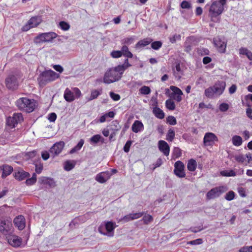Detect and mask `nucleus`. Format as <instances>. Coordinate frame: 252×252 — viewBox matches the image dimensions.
Here are the masks:
<instances>
[{
	"instance_id": "nucleus-1",
	"label": "nucleus",
	"mask_w": 252,
	"mask_h": 252,
	"mask_svg": "<svg viewBox=\"0 0 252 252\" xmlns=\"http://www.w3.org/2000/svg\"><path fill=\"white\" fill-rule=\"evenodd\" d=\"M121 67L118 65L107 69L104 74V83L111 84L120 80L122 76Z\"/></svg>"
},
{
	"instance_id": "nucleus-2",
	"label": "nucleus",
	"mask_w": 252,
	"mask_h": 252,
	"mask_svg": "<svg viewBox=\"0 0 252 252\" xmlns=\"http://www.w3.org/2000/svg\"><path fill=\"white\" fill-rule=\"evenodd\" d=\"M59 76V74L53 70H45L42 72L37 77L39 86L40 87H44L49 82L56 80Z\"/></svg>"
},
{
	"instance_id": "nucleus-3",
	"label": "nucleus",
	"mask_w": 252,
	"mask_h": 252,
	"mask_svg": "<svg viewBox=\"0 0 252 252\" xmlns=\"http://www.w3.org/2000/svg\"><path fill=\"white\" fill-rule=\"evenodd\" d=\"M16 105L19 109L24 110L28 113L32 112L35 107L34 100L29 99L26 97L19 98L16 101Z\"/></svg>"
},
{
	"instance_id": "nucleus-4",
	"label": "nucleus",
	"mask_w": 252,
	"mask_h": 252,
	"mask_svg": "<svg viewBox=\"0 0 252 252\" xmlns=\"http://www.w3.org/2000/svg\"><path fill=\"white\" fill-rule=\"evenodd\" d=\"M58 34L54 32H46L38 34L34 37L33 42L36 44H40L45 42H51L53 40L56 39Z\"/></svg>"
},
{
	"instance_id": "nucleus-5",
	"label": "nucleus",
	"mask_w": 252,
	"mask_h": 252,
	"mask_svg": "<svg viewBox=\"0 0 252 252\" xmlns=\"http://www.w3.org/2000/svg\"><path fill=\"white\" fill-rule=\"evenodd\" d=\"M226 186H220L211 189L207 192L206 197L207 200L214 199V198L220 197L221 194L227 191Z\"/></svg>"
},
{
	"instance_id": "nucleus-6",
	"label": "nucleus",
	"mask_w": 252,
	"mask_h": 252,
	"mask_svg": "<svg viewBox=\"0 0 252 252\" xmlns=\"http://www.w3.org/2000/svg\"><path fill=\"white\" fill-rule=\"evenodd\" d=\"M224 10L223 5L218 1H214L212 3L209 8V16L212 20H213L214 17H218L222 13Z\"/></svg>"
},
{
	"instance_id": "nucleus-7",
	"label": "nucleus",
	"mask_w": 252,
	"mask_h": 252,
	"mask_svg": "<svg viewBox=\"0 0 252 252\" xmlns=\"http://www.w3.org/2000/svg\"><path fill=\"white\" fill-rule=\"evenodd\" d=\"M213 42L218 52L220 54H225L226 51L227 40L224 37H215L213 39Z\"/></svg>"
},
{
	"instance_id": "nucleus-8",
	"label": "nucleus",
	"mask_w": 252,
	"mask_h": 252,
	"mask_svg": "<svg viewBox=\"0 0 252 252\" xmlns=\"http://www.w3.org/2000/svg\"><path fill=\"white\" fill-rule=\"evenodd\" d=\"M42 22V19L39 16H33L29 20L27 23L23 26L22 31L27 32L30 29L35 28Z\"/></svg>"
},
{
	"instance_id": "nucleus-9",
	"label": "nucleus",
	"mask_w": 252,
	"mask_h": 252,
	"mask_svg": "<svg viewBox=\"0 0 252 252\" xmlns=\"http://www.w3.org/2000/svg\"><path fill=\"white\" fill-rule=\"evenodd\" d=\"M23 121L22 114L20 113H15L12 116L7 118L6 124L11 128L15 127L19 123Z\"/></svg>"
},
{
	"instance_id": "nucleus-10",
	"label": "nucleus",
	"mask_w": 252,
	"mask_h": 252,
	"mask_svg": "<svg viewBox=\"0 0 252 252\" xmlns=\"http://www.w3.org/2000/svg\"><path fill=\"white\" fill-rule=\"evenodd\" d=\"M12 229V223L10 220H2L0 221V232L6 235Z\"/></svg>"
},
{
	"instance_id": "nucleus-11",
	"label": "nucleus",
	"mask_w": 252,
	"mask_h": 252,
	"mask_svg": "<svg viewBox=\"0 0 252 252\" xmlns=\"http://www.w3.org/2000/svg\"><path fill=\"white\" fill-rule=\"evenodd\" d=\"M185 165L183 162L177 161L174 164V172L175 175L180 178H183L186 176V173L184 171Z\"/></svg>"
},
{
	"instance_id": "nucleus-12",
	"label": "nucleus",
	"mask_w": 252,
	"mask_h": 252,
	"mask_svg": "<svg viewBox=\"0 0 252 252\" xmlns=\"http://www.w3.org/2000/svg\"><path fill=\"white\" fill-rule=\"evenodd\" d=\"M218 138L215 133L207 132L203 137V143L205 146L213 145L215 142H218Z\"/></svg>"
},
{
	"instance_id": "nucleus-13",
	"label": "nucleus",
	"mask_w": 252,
	"mask_h": 252,
	"mask_svg": "<svg viewBox=\"0 0 252 252\" xmlns=\"http://www.w3.org/2000/svg\"><path fill=\"white\" fill-rule=\"evenodd\" d=\"M8 243L13 247H19L22 244V238L16 235H9L6 237Z\"/></svg>"
},
{
	"instance_id": "nucleus-14",
	"label": "nucleus",
	"mask_w": 252,
	"mask_h": 252,
	"mask_svg": "<svg viewBox=\"0 0 252 252\" xmlns=\"http://www.w3.org/2000/svg\"><path fill=\"white\" fill-rule=\"evenodd\" d=\"M170 89L172 91L170 94V97L177 102H180L182 100V95L183 93L179 87L174 86H171Z\"/></svg>"
},
{
	"instance_id": "nucleus-15",
	"label": "nucleus",
	"mask_w": 252,
	"mask_h": 252,
	"mask_svg": "<svg viewBox=\"0 0 252 252\" xmlns=\"http://www.w3.org/2000/svg\"><path fill=\"white\" fill-rule=\"evenodd\" d=\"M64 143L63 141L56 142L50 149V152L53 157L58 156L63 150Z\"/></svg>"
},
{
	"instance_id": "nucleus-16",
	"label": "nucleus",
	"mask_w": 252,
	"mask_h": 252,
	"mask_svg": "<svg viewBox=\"0 0 252 252\" xmlns=\"http://www.w3.org/2000/svg\"><path fill=\"white\" fill-rule=\"evenodd\" d=\"M6 87L9 89L15 90L17 88V79L15 75H10L5 80Z\"/></svg>"
},
{
	"instance_id": "nucleus-17",
	"label": "nucleus",
	"mask_w": 252,
	"mask_h": 252,
	"mask_svg": "<svg viewBox=\"0 0 252 252\" xmlns=\"http://www.w3.org/2000/svg\"><path fill=\"white\" fill-rule=\"evenodd\" d=\"M158 147L159 150L165 156H168L170 154V146L167 142L160 140L158 142Z\"/></svg>"
},
{
	"instance_id": "nucleus-18",
	"label": "nucleus",
	"mask_w": 252,
	"mask_h": 252,
	"mask_svg": "<svg viewBox=\"0 0 252 252\" xmlns=\"http://www.w3.org/2000/svg\"><path fill=\"white\" fill-rule=\"evenodd\" d=\"M111 175L112 173H110L109 171H103L97 174L95 180L99 183H104L110 179Z\"/></svg>"
},
{
	"instance_id": "nucleus-19",
	"label": "nucleus",
	"mask_w": 252,
	"mask_h": 252,
	"mask_svg": "<svg viewBox=\"0 0 252 252\" xmlns=\"http://www.w3.org/2000/svg\"><path fill=\"white\" fill-rule=\"evenodd\" d=\"M226 84L225 81H219L215 84L214 86V89L215 94L218 95L222 94L224 91Z\"/></svg>"
},
{
	"instance_id": "nucleus-20",
	"label": "nucleus",
	"mask_w": 252,
	"mask_h": 252,
	"mask_svg": "<svg viewBox=\"0 0 252 252\" xmlns=\"http://www.w3.org/2000/svg\"><path fill=\"white\" fill-rule=\"evenodd\" d=\"M153 113L156 118L162 119L165 118V113L158 107V101H156L153 104Z\"/></svg>"
},
{
	"instance_id": "nucleus-21",
	"label": "nucleus",
	"mask_w": 252,
	"mask_h": 252,
	"mask_svg": "<svg viewBox=\"0 0 252 252\" xmlns=\"http://www.w3.org/2000/svg\"><path fill=\"white\" fill-rule=\"evenodd\" d=\"M13 175L15 179L19 181H22L25 179H27V177H29L30 174L29 173L27 172V171L21 170L15 171Z\"/></svg>"
},
{
	"instance_id": "nucleus-22",
	"label": "nucleus",
	"mask_w": 252,
	"mask_h": 252,
	"mask_svg": "<svg viewBox=\"0 0 252 252\" xmlns=\"http://www.w3.org/2000/svg\"><path fill=\"white\" fill-rule=\"evenodd\" d=\"M14 223L19 229L22 230L25 226V219L22 215H19L14 218Z\"/></svg>"
},
{
	"instance_id": "nucleus-23",
	"label": "nucleus",
	"mask_w": 252,
	"mask_h": 252,
	"mask_svg": "<svg viewBox=\"0 0 252 252\" xmlns=\"http://www.w3.org/2000/svg\"><path fill=\"white\" fill-rule=\"evenodd\" d=\"M0 170L2 171V174L1 177L2 178H5L11 174L13 170V168L11 165L7 164H3L0 166Z\"/></svg>"
},
{
	"instance_id": "nucleus-24",
	"label": "nucleus",
	"mask_w": 252,
	"mask_h": 252,
	"mask_svg": "<svg viewBox=\"0 0 252 252\" xmlns=\"http://www.w3.org/2000/svg\"><path fill=\"white\" fill-rule=\"evenodd\" d=\"M144 125L142 122L135 121L132 125L131 129L133 132L138 133L144 129Z\"/></svg>"
},
{
	"instance_id": "nucleus-25",
	"label": "nucleus",
	"mask_w": 252,
	"mask_h": 252,
	"mask_svg": "<svg viewBox=\"0 0 252 252\" xmlns=\"http://www.w3.org/2000/svg\"><path fill=\"white\" fill-rule=\"evenodd\" d=\"M63 97L65 98V100L68 102H72L75 100L73 90L72 91L68 88L65 89Z\"/></svg>"
},
{
	"instance_id": "nucleus-26",
	"label": "nucleus",
	"mask_w": 252,
	"mask_h": 252,
	"mask_svg": "<svg viewBox=\"0 0 252 252\" xmlns=\"http://www.w3.org/2000/svg\"><path fill=\"white\" fill-rule=\"evenodd\" d=\"M76 161L75 160H66L63 163V168L65 171H70L75 167Z\"/></svg>"
},
{
	"instance_id": "nucleus-27",
	"label": "nucleus",
	"mask_w": 252,
	"mask_h": 252,
	"mask_svg": "<svg viewBox=\"0 0 252 252\" xmlns=\"http://www.w3.org/2000/svg\"><path fill=\"white\" fill-rule=\"evenodd\" d=\"M152 41L153 39L151 38H145L142 40H140L136 44H135V48L140 49L141 48H143V47L149 45Z\"/></svg>"
},
{
	"instance_id": "nucleus-28",
	"label": "nucleus",
	"mask_w": 252,
	"mask_h": 252,
	"mask_svg": "<svg viewBox=\"0 0 252 252\" xmlns=\"http://www.w3.org/2000/svg\"><path fill=\"white\" fill-rule=\"evenodd\" d=\"M197 167V162L194 159H189L187 164V168L189 171H194L196 170Z\"/></svg>"
},
{
	"instance_id": "nucleus-29",
	"label": "nucleus",
	"mask_w": 252,
	"mask_h": 252,
	"mask_svg": "<svg viewBox=\"0 0 252 252\" xmlns=\"http://www.w3.org/2000/svg\"><path fill=\"white\" fill-rule=\"evenodd\" d=\"M121 52H122V55L126 58H132L133 57V55L129 51L128 47L126 45H124L122 46Z\"/></svg>"
},
{
	"instance_id": "nucleus-30",
	"label": "nucleus",
	"mask_w": 252,
	"mask_h": 252,
	"mask_svg": "<svg viewBox=\"0 0 252 252\" xmlns=\"http://www.w3.org/2000/svg\"><path fill=\"white\" fill-rule=\"evenodd\" d=\"M99 141L104 142V139L99 134H96V135L92 136L90 139V142L92 143H97Z\"/></svg>"
},
{
	"instance_id": "nucleus-31",
	"label": "nucleus",
	"mask_w": 252,
	"mask_h": 252,
	"mask_svg": "<svg viewBox=\"0 0 252 252\" xmlns=\"http://www.w3.org/2000/svg\"><path fill=\"white\" fill-rule=\"evenodd\" d=\"M84 143V140L81 139L79 142L78 143L77 145L75 146L74 147L72 148L70 151V154H73L78 151H79L82 148Z\"/></svg>"
},
{
	"instance_id": "nucleus-32",
	"label": "nucleus",
	"mask_w": 252,
	"mask_h": 252,
	"mask_svg": "<svg viewBox=\"0 0 252 252\" xmlns=\"http://www.w3.org/2000/svg\"><path fill=\"white\" fill-rule=\"evenodd\" d=\"M242 138L240 136L234 135L232 138V143L234 146H239L242 145Z\"/></svg>"
},
{
	"instance_id": "nucleus-33",
	"label": "nucleus",
	"mask_w": 252,
	"mask_h": 252,
	"mask_svg": "<svg viewBox=\"0 0 252 252\" xmlns=\"http://www.w3.org/2000/svg\"><path fill=\"white\" fill-rule=\"evenodd\" d=\"M214 86L208 87V89L205 90L204 94L208 98H212L215 93L214 89Z\"/></svg>"
},
{
	"instance_id": "nucleus-34",
	"label": "nucleus",
	"mask_w": 252,
	"mask_h": 252,
	"mask_svg": "<svg viewBox=\"0 0 252 252\" xmlns=\"http://www.w3.org/2000/svg\"><path fill=\"white\" fill-rule=\"evenodd\" d=\"M182 151L179 147H174L172 153V158L174 159L179 158L182 156Z\"/></svg>"
},
{
	"instance_id": "nucleus-35",
	"label": "nucleus",
	"mask_w": 252,
	"mask_h": 252,
	"mask_svg": "<svg viewBox=\"0 0 252 252\" xmlns=\"http://www.w3.org/2000/svg\"><path fill=\"white\" fill-rule=\"evenodd\" d=\"M175 136V131L173 128H170L166 134V140L168 141L172 142Z\"/></svg>"
},
{
	"instance_id": "nucleus-36",
	"label": "nucleus",
	"mask_w": 252,
	"mask_h": 252,
	"mask_svg": "<svg viewBox=\"0 0 252 252\" xmlns=\"http://www.w3.org/2000/svg\"><path fill=\"white\" fill-rule=\"evenodd\" d=\"M117 225L114 222H112V221H108L105 224V228L106 230L108 232H113L114 229L116 228Z\"/></svg>"
},
{
	"instance_id": "nucleus-37",
	"label": "nucleus",
	"mask_w": 252,
	"mask_h": 252,
	"mask_svg": "<svg viewBox=\"0 0 252 252\" xmlns=\"http://www.w3.org/2000/svg\"><path fill=\"white\" fill-rule=\"evenodd\" d=\"M37 181V175L36 173H33L31 178L27 179L26 180V184L27 186H31L34 185Z\"/></svg>"
},
{
	"instance_id": "nucleus-38",
	"label": "nucleus",
	"mask_w": 252,
	"mask_h": 252,
	"mask_svg": "<svg viewBox=\"0 0 252 252\" xmlns=\"http://www.w3.org/2000/svg\"><path fill=\"white\" fill-rule=\"evenodd\" d=\"M165 104L167 109L169 110H174L176 108V105L174 101L171 99L166 100Z\"/></svg>"
},
{
	"instance_id": "nucleus-39",
	"label": "nucleus",
	"mask_w": 252,
	"mask_h": 252,
	"mask_svg": "<svg viewBox=\"0 0 252 252\" xmlns=\"http://www.w3.org/2000/svg\"><path fill=\"white\" fill-rule=\"evenodd\" d=\"M128 58H126L125 60L124 64H123L122 65H118L119 66L121 67L120 69L121 70V73H122V75L123 74V73H124V71H125V70L127 68V67L131 66V64L128 63Z\"/></svg>"
},
{
	"instance_id": "nucleus-40",
	"label": "nucleus",
	"mask_w": 252,
	"mask_h": 252,
	"mask_svg": "<svg viewBox=\"0 0 252 252\" xmlns=\"http://www.w3.org/2000/svg\"><path fill=\"white\" fill-rule=\"evenodd\" d=\"M134 40V37L132 36L126 37L122 40V43L124 45H130L133 43Z\"/></svg>"
},
{
	"instance_id": "nucleus-41",
	"label": "nucleus",
	"mask_w": 252,
	"mask_h": 252,
	"mask_svg": "<svg viewBox=\"0 0 252 252\" xmlns=\"http://www.w3.org/2000/svg\"><path fill=\"white\" fill-rule=\"evenodd\" d=\"M59 26L61 29L64 31H68V30L70 28V25L68 24V23L64 21L60 22L59 23Z\"/></svg>"
},
{
	"instance_id": "nucleus-42",
	"label": "nucleus",
	"mask_w": 252,
	"mask_h": 252,
	"mask_svg": "<svg viewBox=\"0 0 252 252\" xmlns=\"http://www.w3.org/2000/svg\"><path fill=\"white\" fill-rule=\"evenodd\" d=\"M175 68L176 72L174 71V76L175 78L177 79H180L181 78V68L180 63H177L176 65Z\"/></svg>"
},
{
	"instance_id": "nucleus-43",
	"label": "nucleus",
	"mask_w": 252,
	"mask_h": 252,
	"mask_svg": "<svg viewBox=\"0 0 252 252\" xmlns=\"http://www.w3.org/2000/svg\"><path fill=\"white\" fill-rule=\"evenodd\" d=\"M235 160L240 163H242L243 164H245L246 162V156L245 155H243V154H239V155H237L234 157Z\"/></svg>"
},
{
	"instance_id": "nucleus-44",
	"label": "nucleus",
	"mask_w": 252,
	"mask_h": 252,
	"mask_svg": "<svg viewBox=\"0 0 252 252\" xmlns=\"http://www.w3.org/2000/svg\"><path fill=\"white\" fill-rule=\"evenodd\" d=\"M35 171L37 174H40L43 169V164L41 162H37L35 164Z\"/></svg>"
},
{
	"instance_id": "nucleus-45",
	"label": "nucleus",
	"mask_w": 252,
	"mask_h": 252,
	"mask_svg": "<svg viewBox=\"0 0 252 252\" xmlns=\"http://www.w3.org/2000/svg\"><path fill=\"white\" fill-rule=\"evenodd\" d=\"M151 90L149 87L144 86L140 88V92L142 94L147 95L149 94Z\"/></svg>"
},
{
	"instance_id": "nucleus-46",
	"label": "nucleus",
	"mask_w": 252,
	"mask_h": 252,
	"mask_svg": "<svg viewBox=\"0 0 252 252\" xmlns=\"http://www.w3.org/2000/svg\"><path fill=\"white\" fill-rule=\"evenodd\" d=\"M100 94V93L97 90H93L91 92V95L89 98V100H94V99L96 98Z\"/></svg>"
},
{
	"instance_id": "nucleus-47",
	"label": "nucleus",
	"mask_w": 252,
	"mask_h": 252,
	"mask_svg": "<svg viewBox=\"0 0 252 252\" xmlns=\"http://www.w3.org/2000/svg\"><path fill=\"white\" fill-rule=\"evenodd\" d=\"M72 91L74 93L75 100L76 98L78 99L81 97L82 95V93L80 89L78 88V87H73L72 88Z\"/></svg>"
},
{
	"instance_id": "nucleus-48",
	"label": "nucleus",
	"mask_w": 252,
	"mask_h": 252,
	"mask_svg": "<svg viewBox=\"0 0 252 252\" xmlns=\"http://www.w3.org/2000/svg\"><path fill=\"white\" fill-rule=\"evenodd\" d=\"M224 198L226 200L228 201L232 200L235 198V192L234 191L231 190L225 194Z\"/></svg>"
},
{
	"instance_id": "nucleus-49",
	"label": "nucleus",
	"mask_w": 252,
	"mask_h": 252,
	"mask_svg": "<svg viewBox=\"0 0 252 252\" xmlns=\"http://www.w3.org/2000/svg\"><path fill=\"white\" fill-rule=\"evenodd\" d=\"M162 45V42L161 41H155L151 43V47L155 50L160 49Z\"/></svg>"
},
{
	"instance_id": "nucleus-50",
	"label": "nucleus",
	"mask_w": 252,
	"mask_h": 252,
	"mask_svg": "<svg viewBox=\"0 0 252 252\" xmlns=\"http://www.w3.org/2000/svg\"><path fill=\"white\" fill-rule=\"evenodd\" d=\"M181 39V34H175L173 36L169 37V41L172 43H176V41Z\"/></svg>"
},
{
	"instance_id": "nucleus-51",
	"label": "nucleus",
	"mask_w": 252,
	"mask_h": 252,
	"mask_svg": "<svg viewBox=\"0 0 252 252\" xmlns=\"http://www.w3.org/2000/svg\"><path fill=\"white\" fill-rule=\"evenodd\" d=\"M197 52L198 54L202 56L208 55L210 54L209 49L207 48H198Z\"/></svg>"
},
{
	"instance_id": "nucleus-52",
	"label": "nucleus",
	"mask_w": 252,
	"mask_h": 252,
	"mask_svg": "<svg viewBox=\"0 0 252 252\" xmlns=\"http://www.w3.org/2000/svg\"><path fill=\"white\" fill-rule=\"evenodd\" d=\"M180 6L183 9H189L191 7V4L189 1H183L181 2Z\"/></svg>"
},
{
	"instance_id": "nucleus-53",
	"label": "nucleus",
	"mask_w": 252,
	"mask_h": 252,
	"mask_svg": "<svg viewBox=\"0 0 252 252\" xmlns=\"http://www.w3.org/2000/svg\"><path fill=\"white\" fill-rule=\"evenodd\" d=\"M167 122L168 124L171 125H175L177 124L176 119L173 116H169L167 117Z\"/></svg>"
},
{
	"instance_id": "nucleus-54",
	"label": "nucleus",
	"mask_w": 252,
	"mask_h": 252,
	"mask_svg": "<svg viewBox=\"0 0 252 252\" xmlns=\"http://www.w3.org/2000/svg\"><path fill=\"white\" fill-rule=\"evenodd\" d=\"M111 56L114 58H120L122 56V52L121 51H113L111 53Z\"/></svg>"
},
{
	"instance_id": "nucleus-55",
	"label": "nucleus",
	"mask_w": 252,
	"mask_h": 252,
	"mask_svg": "<svg viewBox=\"0 0 252 252\" xmlns=\"http://www.w3.org/2000/svg\"><path fill=\"white\" fill-rule=\"evenodd\" d=\"M229 105L228 103H222L220 104L219 109L221 112H225L229 109Z\"/></svg>"
},
{
	"instance_id": "nucleus-56",
	"label": "nucleus",
	"mask_w": 252,
	"mask_h": 252,
	"mask_svg": "<svg viewBox=\"0 0 252 252\" xmlns=\"http://www.w3.org/2000/svg\"><path fill=\"white\" fill-rule=\"evenodd\" d=\"M132 142L130 141V140H128L126 142V144H125L124 147H123V150L126 153H128L130 148Z\"/></svg>"
},
{
	"instance_id": "nucleus-57",
	"label": "nucleus",
	"mask_w": 252,
	"mask_h": 252,
	"mask_svg": "<svg viewBox=\"0 0 252 252\" xmlns=\"http://www.w3.org/2000/svg\"><path fill=\"white\" fill-rule=\"evenodd\" d=\"M153 217L151 215H145L143 218V220L145 224H148L150 221H152Z\"/></svg>"
},
{
	"instance_id": "nucleus-58",
	"label": "nucleus",
	"mask_w": 252,
	"mask_h": 252,
	"mask_svg": "<svg viewBox=\"0 0 252 252\" xmlns=\"http://www.w3.org/2000/svg\"><path fill=\"white\" fill-rule=\"evenodd\" d=\"M203 243V240L201 238H198L197 239L189 241L187 244L190 245H199Z\"/></svg>"
},
{
	"instance_id": "nucleus-59",
	"label": "nucleus",
	"mask_w": 252,
	"mask_h": 252,
	"mask_svg": "<svg viewBox=\"0 0 252 252\" xmlns=\"http://www.w3.org/2000/svg\"><path fill=\"white\" fill-rule=\"evenodd\" d=\"M110 96L114 101H118L121 98V96L119 94L112 92L110 93Z\"/></svg>"
},
{
	"instance_id": "nucleus-60",
	"label": "nucleus",
	"mask_w": 252,
	"mask_h": 252,
	"mask_svg": "<svg viewBox=\"0 0 252 252\" xmlns=\"http://www.w3.org/2000/svg\"><path fill=\"white\" fill-rule=\"evenodd\" d=\"M239 252H252V246L241 247L239 250Z\"/></svg>"
},
{
	"instance_id": "nucleus-61",
	"label": "nucleus",
	"mask_w": 252,
	"mask_h": 252,
	"mask_svg": "<svg viewBox=\"0 0 252 252\" xmlns=\"http://www.w3.org/2000/svg\"><path fill=\"white\" fill-rule=\"evenodd\" d=\"M144 212H138V213L131 214L132 220H136L143 216Z\"/></svg>"
},
{
	"instance_id": "nucleus-62",
	"label": "nucleus",
	"mask_w": 252,
	"mask_h": 252,
	"mask_svg": "<svg viewBox=\"0 0 252 252\" xmlns=\"http://www.w3.org/2000/svg\"><path fill=\"white\" fill-rule=\"evenodd\" d=\"M57 118V115L55 113H49L48 115V119L50 122H54L55 121L56 119Z\"/></svg>"
},
{
	"instance_id": "nucleus-63",
	"label": "nucleus",
	"mask_w": 252,
	"mask_h": 252,
	"mask_svg": "<svg viewBox=\"0 0 252 252\" xmlns=\"http://www.w3.org/2000/svg\"><path fill=\"white\" fill-rule=\"evenodd\" d=\"M245 156H246V162H245V165H247L252 160V155L251 153H249L246 154Z\"/></svg>"
},
{
	"instance_id": "nucleus-64",
	"label": "nucleus",
	"mask_w": 252,
	"mask_h": 252,
	"mask_svg": "<svg viewBox=\"0 0 252 252\" xmlns=\"http://www.w3.org/2000/svg\"><path fill=\"white\" fill-rule=\"evenodd\" d=\"M252 109L250 106L246 109V115L248 118L252 120Z\"/></svg>"
}]
</instances>
